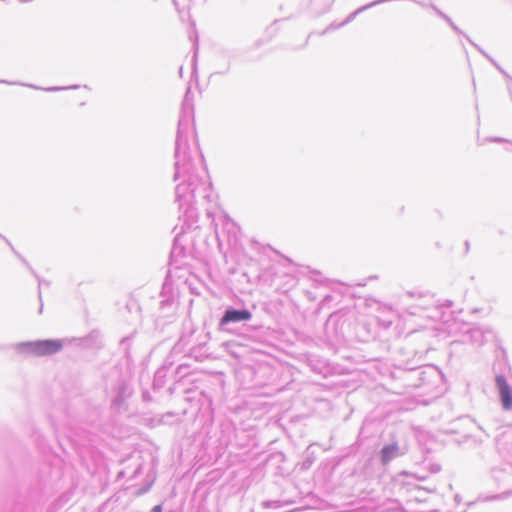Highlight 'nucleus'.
Wrapping results in <instances>:
<instances>
[{"instance_id":"23","label":"nucleus","mask_w":512,"mask_h":512,"mask_svg":"<svg viewBox=\"0 0 512 512\" xmlns=\"http://www.w3.org/2000/svg\"><path fill=\"white\" fill-rule=\"evenodd\" d=\"M265 508H278L281 506V502L278 500L266 501L263 503Z\"/></svg>"},{"instance_id":"4","label":"nucleus","mask_w":512,"mask_h":512,"mask_svg":"<svg viewBox=\"0 0 512 512\" xmlns=\"http://www.w3.org/2000/svg\"><path fill=\"white\" fill-rule=\"evenodd\" d=\"M159 307L157 313L154 315L156 328L162 329L168 323H171L176 314L177 302L173 296H166L163 293L160 295Z\"/></svg>"},{"instance_id":"25","label":"nucleus","mask_w":512,"mask_h":512,"mask_svg":"<svg viewBox=\"0 0 512 512\" xmlns=\"http://www.w3.org/2000/svg\"><path fill=\"white\" fill-rule=\"evenodd\" d=\"M0 238L5 240V242L10 246L11 250L13 251V253H14V254H15V255H16V256L21 260V257H23V256H22L19 252H17V251L15 250V248L13 247V245L11 244V242H10L7 238H5L4 236H2L1 234H0Z\"/></svg>"},{"instance_id":"29","label":"nucleus","mask_w":512,"mask_h":512,"mask_svg":"<svg viewBox=\"0 0 512 512\" xmlns=\"http://www.w3.org/2000/svg\"><path fill=\"white\" fill-rule=\"evenodd\" d=\"M162 511H163V509H162V505H155V506L152 508V510H151V512H162Z\"/></svg>"},{"instance_id":"32","label":"nucleus","mask_w":512,"mask_h":512,"mask_svg":"<svg viewBox=\"0 0 512 512\" xmlns=\"http://www.w3.org/2000/svg\"><path fill=\"white\" fill-rule=\"evenodd\" d=\"M426 490H427L428 492H434L436 489H435V487H433V488H426Z\"/></svg>"},{"instance_id":"21","label":"nucleus","mask_w":512,"mask_h":512,"mask_svg":"<svg viewBox=\"0 0 512 512\" xmlns=\"http://www.w3.org/2000/svg\"><path fill=\"white\" fill-rule=\"evenodd\" d=\"M78 87H79L78 85H72V86H68V87L53 86V87L44 88L43 90L49 91V92H56V91L67 90V89H77Z\"/></svg>"},{"instance_id":"8","label":"nucleus","mask_w":512,"mask_h":512,"mask_svg":"<svg viewBox=\"0 0 512 512\" xmlns=\"http://www.w3.org/2000/svg\"><path fill=\"white\" fill-rule=\"evenodd\" d=\"M494 333L491 329H483L480 327H468L463 334V342H470L473 345L482 346L489 337H493Z\"/></svg>"},{"instance_id":"15","label":"nucleus","mask_w":512,"mask_h":512,"mask_svg":"<svg viewBox=\"0 0 512 512\" xmlns=\"http://www.w3.org/2000/svg\"><path fill=\"white\" fill-rule=\"evenodd\" d=\"M407 296L408 297H411V298H414L416 295L418 296V300H419V303L417 304L418 307L420 308H423L425 309L426 308V301L425 299H429V300H432V296L428 293H421V292H413V291H408L407 293Z\"/></svg>"},{"instance_id":"34","label":"nucleus","mask_w":512,"mask_h":512,"mask_svg":"<svg viewBox=\"0 0 512 512\" xmlns=\"http://www.w3.org/2000/svg\"><path fill=\"white\" fill-rule=\"evenodd\" d=\"M446 305H447V306H451V305H452V301H449V300H448V301H446Z\"/></svg>"},{"instance_id":"27","label":"nucleus","mask_w":512,"mask_h":512,"mask_svg":"<svg viewBox=\"0 0 512 512\" xmlns=\"http://www.w3.org/2000/svg\"><path fill=\"white\" fill-rule=\"evenodd\" d=\"M184 251L183 247H178L176 244H174L172 251H171V258H173L176 254L180 255Z\"/></svg>"},{"instance_id":"16","label":"nucleus","mask_w":512,"mask_h":512,"mask_svg":"<svg viewBox=\"0 0 512 512\" xmlns=\"http://www.w3.org/2000/svg\"><path fill=\"white\" fill-rule=\"evenodd\" d=\"M511 496H512V489H509V490H506V491H504L502 493H499V494H494V495H491V496H486L484 498L480 497V499L483 502H487V501L505 500V499H508Z\"/></svg>"},{"instance_id":"3","label":"nucleus","mask_w":512,"mask_h":512,"mask_svg":"<svg viewBox=\"0 0 512 512\" xmlns=\"http://www.w3.org/2000/svg\"><path fill=\"white\" fill-rule=\"evenodd\" d=\"M252 313L249 309L243 308H235L233 306H228L219 322H218V330L223 332H231L230 328L231 324L242 323L251 320Z\"/></svg>"},{"instance_id":"2","label":"nucleus","mask_w":512,"mask_h":512,"mask_svg":"<svg viewBox=\"0 0 512 512\" xmlns=\"http://www.w3.org/2000/svg\"><path fill=\"white\" fill-rule=\"evenodd\" d=\"M63 342L58 339H44L17 343L15 349L20 354L48 356L59 352Z\"/></svg>"},{"instance_id":"6","label":"nucleus","mask_w":512,"mask_h":512,"mask_svg":"<svg viewBox=\"0 0 512 512\" xmlns=\"http://www.w3.org/2000/svg\"><path fill=\"white\" fill-rule=\"evenodd\" d=\"M132 395V388L123 378H118L110 390L111 407L114 410H121L125 407L126 400Z\"/></svg>"},{"instance_id":"9","label":"nucleus","mask_w":512,"mask_h":512,"mask_svg":"<svg viewBox=\"0 0 512 512\" xmlns=\"http://www.w3.org/2000/svg\"><path fill=\"white\" fill-rule=\"evenodd\" d=\"M405 454V450L402 449L397 442L385 444L379 452V460L382 465H387L395 458H398Z\"/></svg>"},{"instance_id":"12","label":"nucleus","mask_w":512,"mask_h":512,"mask_svg":"<svg viewBox=\"0 0 512 512\" xmlns=\"http://www.w3.org/2000/svg\"><path fill=\"white\" fill-rule=\"evenodd\" d=\"M21 261L26 265V267L30 270V272L33 274V276L38 280V298L40 301V307H39V313L41 314L43 311V302H42V295H41V288L42 287H49L50 282L46 281L44 279H41L39 275L35 272V270L30 266V264L27 262V260L24 257H21Z\"/></svg>"},{"instance_id":"26","label":"nucleus","mask_w":512,"mask_h":512,"mask_svg":"<svg viewBox=\"0 0 512 512\" xmlns=\"http://www.w3.org/2000/svg\"><path fill=\"white\" fill-rule=\"evenodd\" d=\"M428 469H429L430 473L436 474V473L440 472L441 466L437 463H433V464H429Z\"/></svg>"},{"instance_id":"35","label":"nucleus","mask_w":512,"mask_h":512,"mask_svg":"<svg viewBox=\"0 0 512 512\" xmlns=\"http://www.w3.org/2000/svg\"><path fill=\"white\" fill-rule=\"evenodd\" d=\"M122 476H124V472H123V471H121V472L119 473L118 477H122Z\"/></svg>"},{"instance_id":"7","label":"nucleus","mask_w":512,"mask_h":512,"mask_svg":"<svg viewBox=\"0 0 512 512\" xmlns=\"http://www.w3.org/2000/svg\"><path fill=\"white\" fill-rule=\"evenodd\" d=\"M495 386L497 388L501 406L504 410L512 409V388L506 377L502 374L496 375Z\"/></svg>"},{"instance_id":"20","label":"nucleus","mask_w":512,"mask_h":512,"mask_svg":"<svg viewBox=\"0 0 512 512\" xmlns=\"http://www.w3.org/2000/svg\"><path fill=\"white\" fill-rule=\"evenodd\" d=\"M65 501L64 496H61L49 507L48 512H56V509L61 507Z\"/></svg>"},{"instance_id":"37","label":"nucleus","mask_w":512,"mask_h":512,"mask_svg":"<svg viewBox=\"0 0 512 512\" xmlns=\"http://www.w3.org/2000/svg\"><path fill=\"white\" fill-rule=\"evenodd\" d=\"M510 144H512V141H510Z\"/></svg>"},{"instance_id":"30","label":"nucleus","mask_w":512,"mask_h":512,"mask_svg":"<svg viewBox=\"0 0 512 512\" xmlns=\"http://www.w3.org/2000/svg\"><path fill=\"white\" fill-rule=\"evenodd\" d=\"M491 141L493 142H508L506 139L504 138H493L491 139Z\"/></svg>"},{"instance_id":"24","label":"nucleus","mask_w":512,"mask_h":512,"mask_svg":"<svg viewBox=\"0 0 512 512\" xmlns=\"http://www.w3.org/2000/svg\"><path fill=\"white\" fill-rule=\"evenodd\" d=\"M0 83H4V84H8V85H23V83H20V82H10L7 80H0ZM24 86H28L33 89H40L39 87L32 85V84H24Z\"/></svg>"},{"instance_id":"1","label":"nucleus","mask_w":512,"mask_h":512,"mask_svg":"<svg viewBox=\"0 0 512 512\" xmlns=\"http://www.w3.org/2000/svg\"><path fill=\"white\" fill-rule=\"evenodd\" d=\"M175 201L179 219L191 229L198 221V205L213 201L212 184L209 181L204 157L200 151L194 127V109L190 88L187 89L178 121L174 152Z\"/></svg>"},{"instance_id":"11","label":"nucleus","mask_w":512,"mask_h":512,"mask_svg":"<svg viewBox=\"0 0 512 512\" xmlns=\"http://www.w3.org/2000/svg\"><path fill=\"white\" fill-rule=\"evenodd\" d=\"M174 361L172 359V354H170L164 361L163 365L155 372L153 379V388L161 389L165 384V378L173 366Z\"/></svg>"},{"instance_id":"13","label":"nucleus","mask_w":512,"mask_h":512,"mask_svg":"<svg viewBox=\"0 0 512 512\" xmlns=\"http://www.w3.org/2000/svg\"><path fill=\"white\" fill-rule=\"evenodd\" d=\"M431 8L436 12L438 16L444 19L456 33L462 34L465 38L466 36H468L452 21V19L448 15L443 13L439 8H437L435 5H431Z\"/></svg>"},{"instance_id":"22","label":"nucleus","mask_w":512,"mask_h":512,"mask_svg":"<svg viewBox=\"0 0 512 512\" xmlns=\"http://www.w3.org/2000/svg\"><path fill=\"white\" fill-rule=\"evenodd\" d=\"M194 55H193V67L194 70L196 69V60H197V53H198V37L195 35V42H194Z\"/></svg>"},{"instance_id":"31","label":"nucleus","mask_w":512,"mask_h":512,"mask_svg":"<svg viewBox=\"0 0 512 512\" xmlns=\"http://www.w3.org/2000/svg\"><path fill=\"white\" fill-rule=\"evenodd\" d=\"M149 487H150V486H148V487H146V488H141V489L139 490L138 494L146 493V492L149 490Z\"/></svg>"},{"instance_id":"28","label":"nucleus","mask_w":512,"mask_h":512,"mask_svg":"<svg viewBox=\"0 0 512 512\" xmlns=\"http://www.w3.org/2000/svg\"><path fill=\"white\" fill-rule=\"evenodd\" d=\"M225 226L228 227L229 231H230V229H236V225L231 220H227L225 223Z\"/></svg>"},{"instance_id":"36","label":"nucleus","mask_w":512,"mask_h":512,"mask_svg":"<svg viewBox=\"0 0 512 512\" xmlns=\"http://www.w3.org/2000/svg\"><path fill=\"white\" fill-rule=\"evenodd\" d=\"M140 469H141V466H138L135 473H138Z\"/></svg>"},{"instance_id":"10","label":"nucleus","mask_w":512,"mask_h":512,"mask_svg":"<svg viewBox=\"0 0 512 512\" xmlns=\"http://www.w3.org/2000/svg\"><path fill=\"white\" fill-rule=\"evenodd\" d=\"M345 323H346L345 319H342V318L335 319V316L331 315L325 324V331H326L327 336H329L330 330L333 329L335 332V341L337 343L344 342L346 340L344 332H343V327H344Z\"/></svg>"},{"instance_id":"14","label":"nucleus","mask_w":512,"mask_h":512,"mask_svg":"<svg viewBox=\"0 0 512 512\" xmlns=\"http://www.w3.org/2000/svg\"><path fill=\"white\" fill-rule=\"evenodd\" d=\"M191 372V367L187 363H181L177 366V368L174 371V380L176 382L182 380L186 376H188Z\"/></svg>"},{"instance_id":"18","label":"nucleus","mask_w":512,"mask_h":512,"mask_svg":"<svg viewBox=\"0 0 512 512\" xmlns=\"http://www.w3.org/2000/svg\"><path fill=\"white\" fill-rule=\"evenodd\" d=\"M491 476L495 479V481L499 482L501 479H503V477L506 475V472L504 469L502 468H492L491 471Z\"/></svg>"},{"instance_id":"17","label":"nucleus","mask_w":512,"mask_h":512,"mask_svg":"<svg viewBox=\"0 0 512 512\" xmlns=\"http://www.w3.org/2000/svg\"><path fill=\"white\" fill-rule=\"evenodd\" d=\"M467 41L474 46L482 55H484L495 67H498V63L487 54L481 47H479L476 43H474L469 36H466Z\"/></svg>"},{"instance_id":"5","label":"nucleus","mask_w":512,"mask_h":512,"mask_svg":"<svg viewBox=\"0 0 512 512\" xmlns=\"http://www.w3.org/2000/svg\"><path fill=\"white\" fill-rule=\"evenodd\" d=\"M196 329L193 328V325L190 321L185 322L183 324V332L172 349L171 354L179 353L181 350L187 349L190 352H193L195 348L200 347L203 342L198 340L195 336Z\"/></svg>"},{"instance_id":"33","label":"nucleus","mask_w":512,"mask_h":512,"mask_svg":"<svg viewBox=\"0 0 512 512\" xmlns=\"http://www.w3.org/2000/svg\"><path fill=\"white\" fill-rule=\"evenodd\" d=\"M465 246H466V252H468V250H469V242L468 241L465 242Z\"/></svg>"},{"instance_id":"19","label":"nucleus","mask_w":512,"mask_h":512,"mask_svg":"<svg viewBox=\"0 0 512 512\" xmlns=\"http://www.w3.org/2000/svg\"><path fill=\"white\" fill-rule=\"evenodd\" d=\"M503 75L504 77L507 79V89H508V92H509V95H510V98L512 100V77L506 72L504 71L499 65L498 67H496Z\"/></svg>"}]
</instances>
